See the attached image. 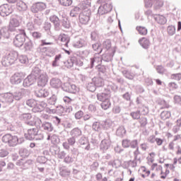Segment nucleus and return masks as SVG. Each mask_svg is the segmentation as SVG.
Returning <instances> with one entry per match:
<instances>
[{
	"mask_svg": "<svg viewBox=\"0 0 181 181\" xmlns=\"http://www.w3.org/2000/svg\"><path fill=\"white\" fill-rule=\"evenodd\" d=\"M22 16L15 15L13 16L9 21V24L8 26V32H18V30H21V29H18L19 26H21V23H22Z\"/></svg>",
	"mask_w": 181,
	"mask_h": 181,
	"instance_id": "1",
	"label": "nucleus"
},
{
	"mask_svg": "<svg viewBox=\"0 0 181 181\" xmlns=\"http://www.w3.org/2000/svg\"><path fill=\"white\" fill-rule=\"evenodd\" d=\"M18 52L12 51L8 54H6L2 59L1 63L3 66H11L18 60Z\"/></svg>",
	"mask_w": 181,
	"mask_h": 181,
	"instance_id": "2",
	"label": "nucleus"
},
{
	"mask_svg": "<svg viewBox=\"0 0 181 181\" xmlns=\"http://www.w3.org/2000/svg\"><path fill=\"white\" fill-rule=\"evenodd\" d=\"M16 33H18L16 35L13 40V44L16 47H22L23 43L26 41V32L25 30H18Z\"/></svg>",
	"mask_w": 181,
	"mask_h": 181,
	"instance_id": "3",
	"label": "nucleus"
},
{
	"mask_svg": "<svg viewBox=\"0 0 181 181\" xmlns=\"http://www.w3.org/2000/svg\"><path fill=\"white\" fill-rule=\"evenodd\" d=\"M2 141L4 144H8V146H16L19 144L18 136H13L11 134L3 136Z\"/></svg>",
	"mask_w": 181,
	"mask_h": 181,
	"instance_id": "4",
	"label": "nucleus"
},
{
	"mask_svg": "<svg viewBox=\"0 0 181 181\" xmlns=\"http://www.w3.org/2000/svg\"><path fill=\"white\" fill-rule=\"evenodd\" d=\"M28 134L29 139H34L35 141H42L43 139V133L39 131L37 128L29 129Z\"/></svg>",
	"mask_w": 181,
	"mask_h": 181,
	"instance_id": "5",
	"label": "nucleus"
},
{
	"mask_svg": "<svg viewBox=\"0 0 181 181\" xmlns=\"http://www.w3.org/2000/svg\"><path fill=\"white\" fill-rule=\"evenodd\" d=\"M62 90L64 91H66V93L76 94V93L78 92V87H77V86H76L75 84L66 82L62 85Z\"/></svg>",
	"mask_w": 181,
	"mask_h": 181,
	"instance_id": "6",
	"label": "nucleus"
},
{
	"mask_svg": "<svg viewBox=\"0 0 181 181\" xmlns=\"http://www.w3.org/2000/svg\"><path fill=\"white\" fill-rule=\"evenodd\" d=\"M12 12H13V9H12V7L9 4H3L0 6V15L3 18L9 16Z\"/></svg>",
	"mask_w": 181,
	"mask_h": 181,
	"instance_id": "7",
	"label": "nucleus"
},
{
	"mask_svg": "<svg viewBox=\"0 0 181 181\" xmlns=\"http://www.w3.org/2000/svg\"><path fill=\"white\" fill-rule=\"evenodd\" d=\"M46 8H47L46 4L43 2H37L32 5L30 9L33 13H37L39 12H42V11H45Z\"/></svg>",
	"mask_w": 181,
	"mask_h": 181,
	"instance_id": "8",
	"label": "nucleus"
},
{
	"mask_svg": "<svg viewBox=\"0 0 181 181\" xmlns=\"http://www.w3.org/2000/svg\"><path fill=\"white\" fill-rule=\"evenodd\" d=\"M0 102L4 104H11L13 103V95L11 93L0 94Z\"/></svg>",
	"mask_w": 181,
	"mask_h": 181,
	"instance_id": "9",
	"label": "nucleus"
},
{
	"mask_svg": "<svg viewBox=\"0 0 181 181\" xmlns=\"http://www.w3.org/2000/svg\"><path fill=\"white\" fill-rule=\"evenodd\" d=\"M112 11V5L111 4H101L98 8V15H105Z\"/></svg>",
	"mask_w": 181,
	"mask_h": 181,
	"instance_id": "10",
	"label": "nucleus"
},
{
	"mask_svg": "<svg viewBox=\"0 0 181 181\" xmlns=\"http://www.w3.org/2000/svg\"><path fill=\"white\" fill-rule=\"evenodd\" d=\"M58 169L59 170V176L62 177H69L70 175H71V171L66 165H59Z\"/></svg>",
	"mask_w": 181,
	"mask_h": 181,
	"instance_id": "11",
	"label": "nucleus"
},
{
	"mask_svg": "<svg viewBox=\"0 0 181 181\" xmlns=\"http://www.w3.org/2000/svg\"><path fill=\"white\" fill-rule=\"evenodd\" d=\"M90 64L88 66V67L90 69H93V67H94V66H95V64H98V66H100V64H101V56H100V54H95L94 56L90 58Z\"/></svg>",
	"mask_w": 181,
	"mask_h": 181,
	"instance_id": "12",
	"label": "nucleus"
},
{
	"mask_svg": "<svg viewBox=\"0 0 181 181\" xmlns=\"http://www.w3.org/2000/svg\"><path fill=\"white\" fill-rule=\"evenodd\" d=\"M49 21L53 23L54 30L59 32L62 29V25H60V18L56 15H52L49 17Z\"/></svg>",
	"mask_w": 181,
	"mask_h": 181,
	"instance_id": "13",
	"label": "nucleus"
},
{
	"mask_svg": "<svg viewBox=\"0 0 181 181\" xmlns=\"http://www.w3.org/2000/svg\"><path fill=\"white\" fill-rule=\"evenodd\" d=\"M106 139H103L100 144V149L103 152H105V151L108 150L110 146H111V140H110V134L108 133H106Z\"/></svg>",
	"mask_w": 181,
	"mask_h": 181,
	"instance_id": "14",
	"label": "nucleus"
},
{
	"mask_svg": "<svg viewBox=\"0 0 181 181\" xmlns=\"http://www.w3.org/2000/svg\"><path fill=\"white\" fill-rule=\"evenodd\" d=\"M23 80V76L21 73H16L10 78V83L11 84H21Z\"/></svg>",
	"mask_w": 181,
	"mask_h": 181,
	"instance_id": "15",
	"label": "nucleus"
},
{
	"mask_svg": "<svg viewBox=\"0 0 181 181\" xmlns=\"http://www.w3.org/2000/svg\"><path fill=\"white\" fill-rule=\"evenodd\" d=\"M78 143L79 144V145H81L86 151H90V149L91 148V147L90 146V143L88 142V139H87L86 136H82L78 139Z\"/></svg>",
	"mask_w": 181,
	"mask_h": 181,
	"instance_id": "16",
	"label": "nucleus"
},
{
	"mask_svg": "<svg viewBox=\"0 0 181 181\" xmlns=\"http://www.w3.org/2000/svg\"><path fill=\"white\" fill-rule=\"evenodd\" d=\"M90 21V12L86 13V11L79 14V22L82 25H87Z\"/></svg>",
	"mask_w": 181,
	"mask_h": 181,
	"instance_id": "17",
	"label": "nucleus"
},
{
	"mask_svg": "<svg viewBox=\"0 0 181 181\" xmlns=\"http://www.w3.org/2000/svg\"><path fill=\"white\" fill-rule=\"evenodd\" d=\"M40 122L42 123L41 128L43 129V131H45V132H52L53 129H54V127H53V124L49 122H42V120H40Z\"/></svg>",
	"mask_w": 181,
	"mask_h": 181,
	"instance_id": "18",
	"label": "nucleus"
},
{
	"mask_svg": "<svg viewBox=\"0 0 181 181\" xmlns=\"http://www.w3.org/2000/svg\"><path fill=\"white\" fill-rule=\"evenodd\" d=\"M36 83V78H33V76L28 75L23 82V87H30V86L35 84Z\"/></svg>",
	"mask_w": 181,
	"mask_h": 181,
	"instance_id": "19",
	"label": "nucleus"
},
{
	"mask_svg": "<svg viewBox=\"0 0 181 181\" xmlns=\"http://www.w3.org/2000/svg\"><path fill=\"white\" fill-rule=\"evenodd\" d=\"M49 94H50L49 90L43 88L35 92V95H36L38 98H46V97H49Z\"/></svg>",
	"mask_w": 181,
	"mask_h": 181,
	"instance_id": "20",
	"label": "nucleus"
},
{
	"mask_svg": "<svg viewBox=\"0 0 181 181\" xmlns=\"http://www.w3.org/2000/svg\"><path fill=\"white\" fill-rule=\"evenodd\" d=\"M37 85L39 87H45L47 84V75L46 74H42L37 77Z\"/></svg>",
	"mask_w": 181,
	"mask_h": 181,
	"instance_id": "21",
	"label": "nucleus"
},
{
	"mask_svg": "<svg viewBox=\"0 0 181 181\" xmlns=\"http://www.w3.org/2000/svg\"><path fill=\"white\" fill-rule=\"evenodd\" d=\"M110 97H111V93L110 91H108L107 93H101L97 94L98 101H102V103L110 100Z\"/></svg>",
	"mask_w": 181,
	"mask_h": 181,
	"instance_id": "22",
	"label": "nucleus"
},
{
	"mask_svg": "<svg viewBox=\"0 0 181 181\" xmlns=\"http://www.w3.org/2000/svg\"><path fill=\"white\" fill-rule=\"evenodd\" d=\"M47 107V104L45 102H40V103H37L36 107L32 109L33 112H42L45 108Z\"/></svg>",
	"mask_w": 181,
	"mask_h": 181,
	"instance_id": "23",
	"label": "nucleus"
},
{
	"mask_svg": "<svg viewBox=\"0 0 181 181\" xmlns=\"http://www.w3.org/2000/svg\"><path fill=\"white\" fill-rule=\"evenodd\" d=\"M50 86L53 87V88H60V87H63L62 86V81L57 78H52L50 81Z\"/></svg>",
	"mask_w": 181,
	"mask_h": 181,
	"instance_id": "24",
	"label": "nucleus"
},
{
	"mask_svg": "<svg viewBox=\"0 0 181 181\" xmlns=\"http://www.w3.org/2000/svg\"><path fill=\"white\" fill-rule=\"evenodd\" d=\"M139 43L143 47V49H149V46H151V42L146 37H142L139 40Z\"/></svg>",
	"mask_w": 181,
	"mask_h": 181,
	"instance_id": "25",
	"label": "nucleus"
},
{
	"mask_svg": "<svg viewBox=\"0 0 181 181\" xmlns=\"http://www.w3.org/2000/svg\"><path fill=\"white\" fill-rule=\"evenodd\" d=\"M83 132L78 127H75L70 132L71 136L75 138V139L78 138V136H81Z\"/></svg>",
	"mask_w": 181,
	"mask_h": 181,
	"instance_id": "26",
	"label": "nucleus"
},
{
	"mask_svg": "<svg viewBox=\"0 0 181 181\" xmlns=\"http://www.w3.org/2000/svg\"><path fill=\"white\" fill-rule=\"evenodd\" d=\"M87 45V40L84 39H79L78 41L73 44L74 47L76 49H80L81 47H85Z\"/></svg>",
	"mask_w": 181,
	"mask_h": 181,
	"instance_id": "27",
	"label": "nucleus"
},
{
	"mask_svg": "<svg viewBox=\"0 0 181 181\" xmlns=\"http://www.w3.org/2000/svg\"><path fill=\"white\" fill-rule=\"evenodd\" d=\"M136 160H128V161H124L123 163V168L124 169H128L129 168H136Z\"/></svg>",
	"mask_w": 181,
	"mask_h": 181,
	"instance_id": "28",
	"label": "nucleus"
},
{
	"mask_svg": "<svg viewBox=\"0 0 181 181\" xmlns=\"http://www.w3.org/2000/svg\"><path fill=\"white\" fill-rule=\"evenodd\" d=\"M9 32L6 27L2 28L0 30V40H2V39H9Z\"/></svg>",
	"mask_w": 181,
	"mask_h": 181,
	"instance_id": "29",
	"label": "nucleus"
},
{
	"mask_svg": "<svg viewBox=\"0 0 181 181\" xmlns=\"http://www.w3.org/2000/svg\"><path fill=\"white\" fill-rule=\"evenodd\" d=\"M34 48L33 42L31 40H28L24 44L25 52H33Z\"/></svg>",
	"mask_w": 181,
	"mask_h": 181,
	"instance_id": "30",
	"label": "nucleus"
},
{
	"mask_svg": "<svg viewBox=\"0 0 181 181\" xmlns=\"http://www.w3.org/2000/svg\"><path fill=\"white\" fill-rule=\"evenodd\" d=\"M122 74H123L124 77H125V78H127L128 80H134L135 77V74H134V73L127 69H124L123 71H122Z\"/></svg>",
	"mask_w": 181,
	"mask_h": 181,
	"instance_id": "31",
	"label": "nucleus"
},
{
	"mask_svg": "<svg viewBox=\"0 0 181 181\" xmlns=\"http://www.w3.org/2000/svg\"><path fill=\"white\" fill-rule=\"evenodd\" d=\"M116 135L120 138H124L127 135L125 127L124 126H119L116 131Z\"/></svg>",
	"mask_w": 181,
	"mask_h": 181,
	"instance_id": "32",
	"label": "nucleus"
},
{
	"mask_svg": "<svg viewBox=\"0 0 181 181\" xmlns=\"http://www.w3.org/2000/svg\"><path fill=\"white\" fill-rule=\"evenodd\" d=\"M80 12H81V8L79 6H74L70 11V16L72 18H77Z\"/></svg>",
	"mask_w": 181,
	"mask_h": 181,
	"instance_id": "33",
	"label": "nucleus"
},
{
	"mask_svg": "<svg viewBox=\"0 0 181 181\" xmlns=\"http://www.w3.org/2000/svg\"><path fill=\"white\" fill-rule=\"evenodd\" d=\"M92 49L94 50V52H97L95 54H101L103 52V47H101V44L100 42L93 44Z\"/></svg>",
	"mask_w": 181,
	"mask_h": 181,
	"instance_id": "34",
	"label": "nucleus"
},
{
	"mask_svg": "<svg viewBox=\"0 0 181 181\" xmlns=\"http://www.w3.org/2000/svg\"><path fill=\"white\" fill-rule=\"evenodd\" d=\"M92 81L95 83V86L97 87H103L104 86V80L101 77H97L92 78Z\"/></svg>",
	"mask_w": 181,
	"mask_h": 181,
	"instance_id": "35",
	"label": "nucleus"
},
{
	"mask_svg": "<svg viewBox=\"0 0 181 181\" xmlns=\"http://www.w3.org/2000/svg\"><path fill=\"white\" fill-rule=\"evenodd\" d=\"M154 19L159 23V25H165L167 22L166 18L160 15L154 16Z\"/></svg>",
	"mask_w": 181,
	"mask_h": 181,
	"instance_id": "36",
	"label": "nucleus"
},
{
	"mask_svg": "<svg viewBox=\"0 0 181 181\" xmlns=\"http://www.w3.org/2000/svg\"><path fill=\"white\" fill-rule=\"evenodd\" d=\"M59 37H60L61 42L64 43V45L66 47H69V43L70 42V37L68 35L62 34V35H60Z\"/></svg>",
	"mask_w": 181,
	"mask_h": 181,
	"instance_id": "37",
	"label": "nucleus"
},
{
	"mask_svg": "<svg viewBox=\"0 0 181 181\" xmlns=\"http://www.w3.org/2000/svg\"><path fill=\"white\" fill-rule=\"evenodd\" d=\"M47 141H51L52 144L56 145V144H59V136L56 134H52V136L48 134Z\"/></svg>",
	"mask_w": 181,
	"mask_h": 181,
	"instance_id": "38",
	"label": "nucleus"
},
{
	"mask_svg": "<svg viewBox=\"0 0 181 181\" xmlns=\"http://www.w3.org/2000/svg\"><path fill=\"white\" fill-rule=\"evenodd\" d=\"M33 78H35V80L37 79L38 77L40 76V69L39 67H34L33 69V71L31 74H30Z\"/></svg>",
	"mask_w": 181,
	"mask_h": 181,
	"instance_id": "39",
	"label": "nucleus"
},
{
	"mask_svg": "<svg viewBox=\"0 0 181 181\" xmlns=\"http://www.w3.org/2000/svg\"><path fill=\"white\" fill-rule=\"evenodd\" d=\"M26 105L30 108H36L37 102L35 99H28L25 101Z\"/></svg>",
	"mask_w": 181,
	"mask_h": 181,
	"instance_id": "40",
	"label": "nucleus"
},
{
	"mask_svg": "<svg viewBox=\"0 0 181 181\" xmlns=\"http://www.w3.org/2000/svg\"><path fill=\"white\" fill-rule=\"evenodd\" d=\"M76 64V56L71 57L69 59L67 60V62L65 64L67 69H71L73 66Z\"/></svg>",
	"mask_w": 181,
	"mask_h": 181,
	"instance_id": "41",
	"label": "nucleus"
},
{
	"mask_svg": "<svg viewBox=\"0 0 181 181\" xmlns=\"http://www.w3.org/2000/svg\"><path fill=\"white\" fill-rule=\"evenodd\" d=\"M17 9L20 11H26L28 9V5L22 1H20L16 4Z\"/></svg>",
	"mask_w": 181,
	"mask_h": 181,
	"instance_id": "42",
	"label": "nucleus"
},
{
	"mask_svg": "<svg viewBox=\"0 0 181 181\" xmlns=\"http://www.w3.org/2000/svg\"><path fill=\"white\" fill-rule=\"evenodd\" d=\"M86 88L88 90V91H90V93H94L95 90H97V86H95V83L93 81L91 82L88 83L86 85Z\"/></svg>",
	"mask_w": 181,
	"mask_h": 181,
	"instance_id": "43",
	"label": "nucleus"
},
{
	"mask_svg": "<svg viewBox=\"0 0 181 181\" xmlns=\"http://www.w3.org/2000/svg\"><path fill=\"white\" fill-rule=\"evenodd\" d=\"M60 59H62V54H57L55 56L52 64V67H59V66H60Z\"/></svg>",
	"mask_w": 181,
	"mask_h": 181,
	"instance_id": "44",
	"label": "nucleus"
},
{
	"mask_svg": "<svg viewBox=\"0 0 181 181\" xmlns=\"http://www.w3.org/2000/svg\"><path fill=\"white\" fill-rule=\"evenodd\" d=\"M136 30H137L139 35H141L142 36H146V35H148V29H146V28L145 27L137 26L136 28Z\"/></svg>",
	"mask_w": 181,
	"mask_h": 181,
	"instance_id": "45",
	"label": "nucleus"
},
{
	"mask_svg": "<svg viewBox=\"0 0 181 181\" xmlns=\"http://www.w3.org/2000/svg\"><path fill=\"white\" fill-rule=\"evenodd\" d=\"M12 94H13V100H16V101H19V100H21L22 97H23V94L21 90H17Z\"/></svg>",
	"mask_w": 181,
	"mask_h": 181,
	"instance_id": "46",
	"label": "nucleus"
},
{
	"mask_svg": "<svg viewBox=\"0 0 181 181\" xmlns=\"http://www.w3.org/2000/svg\"><path fill=\"white\" fill-rule=\"evenodd\" d=\"M21 121H25V122L32 119V115L30 113H24L20 115L19 117Z\"/></svg>",
	"mask_w": 181,
	"mask_h": 181,
	"instance_id": "47",
	"label": "nucleus"
},
{
	"mask_svg": "<svg viewBox=\"0 0 181 181\" xmlns=\"http://www.w3.org/2000/svg\"><path fill=\"white\" fill-rule=\"evenodd\" d=\"M64 162L66 163V165H70L74 162V158H73L71 155L68 154L65 156V158H64Z\"/></svg>",
	"mask_w": 181,
	"mask_h": 181,
	"instance_id": "48",
	"label": "nucleus"
},
{
	"mask_svg": "<svg viewBox=\"0 0 181 181\" xmlns=\"http://www.w3.org/2000/svg\"><path fill=\"white\" fill-rule=\"evenodd\" d=\"M153 2H155L154 9H156V11H158V9L163 6V1L162 0H153Z\"/></svg>",
	"mask_w": 181,
	"mask_h": 181,
	"instance_id": "49",
	"label": "nucleus"
},
{
	"mask_svg": "<svg viewBox=\"0 0 181 181\" xmlns=\"http://www.w3.org/2000/svg\"><path fill=\"white\" fill-rule=\"evenodd\" d=\"M167 32L170 36H173L176 33V27L170 25L167 28Z\"/></svg>",
	"mask_w": 181,
	"mask_h": 181,
	"instance_id": "50",
	"label": "nucleus"
},
{
	"mask_svg": "<svg viewBox=\"0 0 181 181\" xmlns=\"http://www.w3.org/2000/svg\"><path fill=\"white\" fill-rule=\"evenodd\" d=\"M30 33L31 36H33V39H42V36H43L42 33L37 31L30 32Z\"/></svg>",
	"mask_w": 181,
	"mask_h": 181,
	"instance_id": "51",
	"label": "nucleus"
},
{
	"mask_svg": "<svg viewBox=\"0 0 181 181\" xmlns=\"http://www.w3.org/2000/svg\"><path fill=\"white\" fill-rule=\"evenodd\" d=\"M19 62L23 64H28L29 63V59L26 55H20L18 57Z\"/></svg>",
	"mask_w": 181,
	"mask_h": 181,
	"instance_id": "52",
	"label": "nucleus"
},
{
	"mask_svg": "<svg viewBox=\"0 0 181 181\" xmlns=\"http://www.w3.org/2000/svg\"><path fill=\"white\" fill-rule=\"evenodd\" d=\"M102 61L103 62H111L112 60V57L111 56L110 54H104L100 57Z\"/></svg>",
	"mask_w": 181,
	"mask_h": 181,
	"instance_id": "53",
	"label": "nucleus"
},
{
	"mask_svg": "<svg viewBox=\"0 0 181 181\" xmlns=\"http://www.w3.org/2000/svg\"><path fill=\"white\" fill-rule=\"evenodd\" d=\"M100 105H101L103 110H108V108H110V107H111V102H110V99H109L107 100H105V101L102 102Z\"/></svg>",
	"mask_w": 181,
	"mask_h": 181,
	"instance_id": "54",
	"label": "nucleus"
},
{
	"mask_svg": "<svg viewBox=\"0 0 181 181\" xmlns=\"http://www.w3.org/2000/svg\"><path fill=\"white\" fill-rule=\"evenodd\" d=\"M130 115L133 118V119H139V118H141V110L132 112L130 113Z\"/></svg>",
	"mask_w": 181,
	"mask_h": 181,
	"instance_id": "55",
	"label": "nucleus"
},
{
	"mask_svg": "<svg viewBox=\"0 0 181 181\" xmlns=\"http://www.w3.org/2000/svg\"><path fill=\"white\" fill-rule=\"evenodd\" d=\"M62 23L63 28H64L65 29L70 28V22H69V20L67 19V18L66 17L63 18V19L62 20Z\"/></svg>",
	"mask_w": 181,
	"mask_h": 181,
	"instance_id": "56",
	"label": "nucleus"
},
{
	"mask_svg": "<svg viewBox=\"0 0 181 181\" xmlns=\"http://www.w3.org/2000/svg\"><path fill=\"white\" fill-rule=\"evenodd\" d=\"M59 1L62 6H70L73 4V0H59Z\"/></svg>",
	"mask_w": 181,
	"mask_h": 181,
	"instance_id": "57",
	"label": "nucleus"
},
{
	"mask_svg": "<svg viewBox=\"0 0 181 181\" xmlns=\"http://www.w3.org/2000/svg\"><path fill=\"white\" fill-rule=\"evenodd\" d=\"M37 162L38 163L45 164V163H46L47 162V157L43 156H38L37 158Z\"/></svg>",
	"mask_w": 181,
	"mask_h": 181,
	"instance_id": "58",
	"label": "nucleus"
},
{
	"mask_svg": "<svg viewBox=\"0 0 181 181\" xmlns=\"http://www.w3.org/2000/svg\"><path fill=\"white\" fill-rule=\"evenodd\" d=\"M160 117L161 119H163V120L165 119H168V118L170 117V112H168V111H163L160 113Z\"/></svg>",
	"mask_w": 181,
	"mask_h": 181,
	"instance_id": "59",
	"label": "nucleus"
},
{
	"mask_svg": "<svg viewBox=\"0 0 181 181\" xmlns=\"http://www.w3.org/2000/svg\"><path fill=\"white\" fill-rule=\"evenodd\" d=\"M92 128L94 131H97L98 132L99 131H101V124L98 122H95L93 124Z\"/></svg>",
	"mask_w": 181,
	"mask_h": 181,
	"instance_id": "60",
	"label": "nucleus"
},
{
	"mask_svg": "<svg viewBox=\"0 0 181 181\" xmlns=\"http://www.w3.org/2000/svg\"><path fill=\"white\" fill-rule=\"evenodd\" d=\"M102 125L104 127V128H106V129H108V128H111L112 127V122L111 120H105V122H103Z\"/></svg>",
	"mask_w": 181,
	"mask_h": 181,
	"instance_id": "61",
	"label": "nucleus"
},
{
	"mask_svg": "<svg viewBox=\"0 0 181 181\" xmlns=\"http://www.w3.org/2000/svg\"><path fill=\"white\" fill-rule=\"evenodd\" d=\"M122 145L124 148H130L131 147V140L126 139L122 140Z\"/></svg>",
	"mask_w": 181,
	"mask_h": 181,
	"instance_id": "62",
	"label": "nucleus"
},
{
	"mask_svg": "<svg viewBox=\"0 0 181 181\" xmlns=\"http://www.w3.org/2000/svg\"><path fill=\"white\" fill-rule=\"evenodd\" d=\"M170 78L172 80H176L177 81H180V80H181V73L173 74L170 76Z\"/></svg>",
	"mask_w": 181,
	"mask_h": 181,
	"instance_id": "63",
	"label": "nucleus"
},
{
	"mask_svg": "<svg viewBox=\"0 0 181 181\" xmlns=\"http://www.w3.org/2000/svg\"><path fill=\"white\" fill-rule=\"evenodd\" d=\"M174 103H175V104H177L178 105H181V96L175 95L174 96Z\"/></svg>",
	"mask_w": 181,
	"mask_h": 181,
	"instance_id": "64",
	"label": "nucleus"
}]
</instances>
